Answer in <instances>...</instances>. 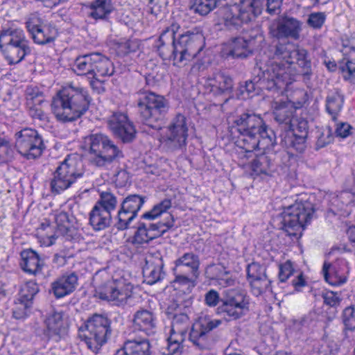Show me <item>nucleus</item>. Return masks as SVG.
Wrapping results in <instances>:
<instances>
[{"label":"nucleus","instance_id":"obj_1","mask_svg":"<svg viewBox=\"0 0 355 355\" xmlns=\"http://www.w3.org/2000/svg\"><path fill=\"white\" fill-rule=\"evenodd\" d=\"M180 26L173 22L166 27L155 44V48L163 60L172 61L181 67L196 58L205 46V37L199 31H188L175 37Z\"/></svg>","mask_w":355,"mask_h":355},{"label":"nucleus","instance_id":"obj_2","mask_svg":"<svg viewBox=\"0 0 355 355\" xmlns=\"http://www.w3.org/2000/svg\"><path fill=\"white\" fill-rule=\"evenodd\" d=\"M236 132V146L246 152L251 153L257 148L266 150L276 143L274 131L260 115L252 111L241 114L234 121L232 133Z\"/></svg>","mask_w":355,"mask_h":355},{"label":"nucleus","instance_id":"obj_3","mask_svg":"<svg viewBox=\"0 0 355 355\" xmlns=\"http://www.w3.org/2000/svg\"><path fill=\"white\" fill-rule=\"evenodd\" d=\"M90 102L91 97L85 89L69 85L53 97L51 109L58 121L72 122L86 113Z\"/></svg>","mask_w":355,"mask_h":355},{"label":"nucleus","instance_id":"obj_4","mask_svg":"<svg viewBox=\"0 0 355 355\" xmlns=\"http://www.w3.org/2000/svg\"><path fill=\"white\" fill-rule=\"evenodd\" d=\"M290 75L275 62L257 61L252 70V79L241 87V94L247 93L248 97L258 94L260 90L277 92L289 85Z\"/></svg>","mask_w":355,"mask_h":355},{"label":"nucleus","instance_id":"obj_5","mask_svg":"<svg viewBox=\"0 0 355 355\" xmlns=\"http://www.w3.org/2000/svg\"><path fill=\"white\" fill-rule=\"evenodd\" d=\"M217 307L216 313L229 320H237L244 316L250 311V298L247 293L241 289L230 288L223 292V297L214 289H211L205 295V303L209 307Z\"/></svg>","mask_w":355,"mask_h":355},{"label":"nucleus","instance_id":"obj_6","mask_svg":"<svg viewBox=\"0 0 355 355\" xmlns=\"http://www.w3.org/2000/svg\"><path fill=\"white\" fill-rule=\"evenodd\" d=\"M84 145L88 150L90 163L97 167H107L123 157L122 150L102 132L91 133L85 137Z\"/></svg>","mask_w":355,"mask_h":355},{"label":"nucleus","instance_id":"obj_7","mask_svg":"<svg viewBox=\"0 0 355 355\" xmlns=\"http://www.w3.org/2000/svg\"><path fill=\"white\" fill-rule=\"evenodd\" d=\"M95 295L101 300L111 302L117 306L130 302L134 286L123 280L114 279L106 272H98L94 277Z\"/></svg>","mask_w":355,"mask_h":355},{"label":"nucleus","instance_id":"obj_8","mask_svg":"<svg viewBox=\"0 0 355 355\" xmlns=\"http://www.w3.org/2000/svg\"><path fill=\"white\" fill-rule=\"evenodd\" d=\"M137 95V105L141 121L153 129H159L169 110L168 100L150 91H140Z\"/></svg>","mask_w":355,"mask_h":355},{"label":"nucleus","instance_id":"obj_9","mask_svg":"<svg viewBox=\"0 0 355 355\" xmlns=\"http://www.w3.org/2000/svg\"><path fill=\"white\" fill-rule=\"evenodd\" d=\"M314 213V205L311 201L296 200L294 204L284 207L277 217L279 228L291 236H296L297 232L310 223Z\"/></svg>","mask_w":355,"mask_h":355},{"label":"nucleus","instance_id":"obj_10","mask_svg":"<svg viewBox=\"0 0 355 355\" xmlns=\"http://www.w3.org/2000/svg\"><path fill=\"white\" fill-rule=\"evenodd\" d=\"M0 49L10 64H18L31 53L24 31L14 26L3 28L0 33Z\"/></svg>","mask_w":355,"mask_h":355},{"label":"nucleus","instance_id":"obj_11","mask_svg":"<svg viewBox=\"0 0 355 355\" xmlns=\"http://www.w3.org/2000/svg\"><path fill=\"white\" fill-rule=\"evenodd\" d=\"M111 320L105 314L94 313L89 317L79 331V337L87 347L97 352L112 334Z\"/></svg>","mask_w":355,"mask_h":355},{"label":"nucleus","instance_id":"obj_12","mask_svg":"<svg viewBox=\"0 0 355 355\" xmlns=\"http://www.w3.org/2000/svg\"><path fill=\"white\" fill-rule=\"evenodd\" d=\"M84 176L82 162L74 155H67L53 173L50 182L51 191L60 193L82 180Z\"/></svg>","mask_w":355,"mask_h":355},{"label":"nucleus","instance_id":"obj_13","mask_svg":"<svg viewBox=\"0 0 355 355\" xmlns=\"http://www.w3.org/2000/svg\"><path fill=\"white\" fill-rule=\"evenodd\" d=\"M15 148L27 159L40 157L45 149L42 136L35 129L23 128L15 133Z\"/></svg>","mask_w":355,"mask_h":355},{"label":"nucleus","instance_id":"obj_14","mask_svg":"<svg viewBox=\"0 0 355 355\" xmlns=\"http://www.w3.org/2000/svg\"><path fill=\"white\" fill-rule=\"evenodd\" d=\"M187 120L182 114H176L166 127L162 137L164 146L171 151L184 149L189 136Z\"/></svg>","mask_w":355,"mask_h":355},{"label":"nucleus","instance_id":"obj_15","mask_svg":"<svg viewBox=\"0 0 355 355\" xmlns=\"http://www.w3.org/2000/svg\"><path fill=\"white\" fill-rule=\"evenodd\" d=\"M146 200V196L139 194H130L123 198L116 216V228L118 230L128 229Z\"/></svg>","mask_w":355,"mask_h":355},{"label":"nucleus","instance_id":"obj_16","mask_svg":"<svg viewBox=\"0 0 355 355\" xmlns=\"http://www.w3.org/2000/svg\"><path fill=\"white\" fill-rule=\"evenodd\" d=\"M222 324V320L208 315H200L192 324L189 332L190 341L200 349H208L209 334Z\"/></svg>","mask_w":355,"mask_h":355},{"label":"nucleus","instance_id":"obj_17","mask_svg":"<svg viewBox=\"0 0 355 355\" xmlns=\"http://www.w3.org/2000/svg\"><path fill=\"white\" fill-rule=\"evenodd\" d=\"M303 22L298 19L282 15L272 21L269 26V33L272 37L281 39H292L297 40L302 31Z\"/></svg>","mask_w":355,"mask_h":355},{"label":"nucleus","instance_id":"obj_18","mask_svg":"<svg viewBox=\"0 0 355 355\" xmlns=\"http://www.w3.org/2000/svg\"><path fill=\"white\" fill-rule=\"evenodd\" d=\"M266 266L258 262H252L246 268L247 279L251 292L257 297L267 291H271V281L266 274Z\"/></svg>","mask_w":355,"mask_h":355},{"label":"nucleus","instance_id":"obj_19","mask_svg":"<svg viewBox=\"0 0 355 355\" xmlns=\"http://www.w3.org/2000/svg\"><path fill=\"white\" fill-rule=\"evenodd\" d=\"M26 25L36 44L45 45L51 43L58 36L57 29L51 24H43L37 15H32L26 22Z\"/></svg>","mask_w":355,"mask_h":355},{"label":"nucleus","instance_id":"obj_20","mask_svg":"<svg viewBox=\"0 0 355 355\" xmlns=\"http://www.w3.org/2000/svg\"><path fill=\"white\" fill-rule=\"evenodd\" d=\"M107 125L113 135L123 143H130L136 137L135 127L124 113H114L110 116Z\"/></svg>","mask_w":355,"mask_h":355},{"label":"nucleus","instance_id":"obj_21","mask_svg":"<svg viewBox=\"0 0 355 355\" xmlns=\"http://www.w3.org/2000/svg\"><path fill=\"white\" fill-rule=\"evenodd\" d=\"M219 12L224 26L230 31H238L244 24L252 20L250 18V14L246 12L241 3L227 6H223Z\"/></svg>","mask_w":355,"mask_h":355},{"label":"nucleus","instance_id":"obj_22","mask_svg":"<svg viewBox=\"0 0 355 355\" xmlns=\"http://www.w3.org/2000/svg\"><path fill=\"white\" fill-rule=\"evenodd\" d=\"M114 73L113 62L106 56L96 53L94 64V72L89 84L92 89L98 93L105 91L103 84L106 77L112 76Z\"/></svg>","mask_w":355,"mask_h":355},{"label":"nucleus","instance_id":"obj_23","mask_svg":"<svg viewBox=\"0 0 355 355\" xmlns=\"http://www.w3.org/2000/svg\"><path fill=\"white\" fill-rule=\"evenodd\" d=\"M263 40V36L261 33L250 35L249 38L233 37L229 44L228 54L234 58H246L252 55L254 49L258 47Z\"/></svg>","mask_w":355,"mask_h":355},{"label":"nucleus","instance_id":"obj_24","mask_svg":"<svg viewBox=\"0 0 355 355\" xmlns=\"http://www.w3.org/2000/svg\"><path fill=\"white\" fill-rule=\"evenodd\" d=\"M295 45L291 42H278L275 45L270 47V53L272 55H270L268 60H265L261 59L259 61H263V62H275L279 67L284 68L286 72L290 76L291 80L289 84L292 83L293 75L290 71V62L289 60L292 58L293 53H294Z\"/></svg>","mask_w":355,"mask_h":355},{"label":"nucleus","instance_id":"obj_25","mask_svg":"<svg viewBox=\"0 0 355 355\" xmlns=\"http://www.w3.org/2000/svg\"><path fill=\"white\" fill-rule=\"evenodd\" d=\"M44 323L45 329H37L36 334L39 336L43 335L44 338L47 340H53L58 342L67 334V326L61 312L54 311L49 314Z\"/></svg>","mask_w":355,"mask_h":355},{"label":"nucleus","instance_id":"obj_26","mask_svg":"<svg viewBox=\"0 0 355 355\" xmlns=\"http://www.w3.org/2000/svg\"><path fill=\"white\" fill-rule=\"evenodd\" d=\"M193 297L186 295L184 297H176L174 301L176 313L172 320L171 328L187 331L189 324V315L192 313Z\"/></svg>","mask_w":355,"mask_h":355},{"label":"nucleus","instance_id":"obj_27","mask_svg":"<svg viewBox=\"0 0 355 355\" xmlns=\"http://www.w3.org/2000/svg\"><path fill=\"white\" fill-rule=\"evenodd\" d=\"M74 217L65 211H60L55 214L56 231L55 234L49 236V245H53L55 240L60 236L66 240L71 241L78 238V231L73 227Z\"/></svg>","mask_w":355,"mask_h":355},{"label":"nucleus","instance_id":"obj_28","mask_svg":"<svg viewBox=\"0 0 355 355\" xmlns=\"http://www.w3.org/2000/svg\"><path fill=\"white\" fill-rule=\"evenodd\" d=\"M164 266L162 257L157 252L148 254L146 258V263L143 268L144 282L153 285L160 281L164 275L162 268Z\"/></svg>","mask_w":355,"mask_h":355},{"label":"nucleus","instance_id":"obj_29","mask_svg":"<svg viewBox=\"0 0 355 355\" xmlns=\"http://www.w3.org/2000/svg\"><path fill=\"white\" fill-rule=\"evenodd\" d=\"M157 318L151 310L140 308L133 315L132 327L135 329L153 335L157 329Z\"/></svg>","mask_w":355,"mask_h":355},{"label":"nucleus","instance_id":"obj_30","mask_svg":"<svg viewBox=\"0 0 355 355\" xmlns=\"http://www.w3.org/2000/svg\"><path fill=\"white\" fill-rule=\"evenodd\" d=\"M211 91L216 95H230L234 88L232 78L222 71L214 73L208 78Z\"/></svg>","mask_w":355,"mask_h":355},{"label":"nucleus","instance_id":"obj_31","mask_svg":"<svg viewBox=\"0 0 355 355\" xmlns=\"http://www.w3.org/2000/svg\"><path fill=\"white\" fill-rule=\"evenodd\" d=\"M78 284V276L75 272L66 274L51 284V291L56 298L64 297L72 293Z\"/></svg>","mask_w":355,"mask_h":355},{"label":"nucleus","instance_id":"obj_32","mask_svg":"<svg viewBox=\"0 0 355 355\" xmlns=\"http://www.w3.org/2000/svg\"><path fill=\"white\" fill-rule=\"evenodd\" d=\"M20 255V266L25 272L36 275L41 271L44 263L36 251L32 249L24 250Z\"/></svg>","mask_w":355,"mask_h":355},{"label":"nucleus","instance_id":"obj_33","mask_svg":"<svg viewBox=\"0 0 355 355\" xmlns=\"http://www.w3.org/2000/svg\"><path fill=\"white\" fill-rule=\"evenodd\" d=\"M173 268L178 272H189L194 275H200V261L198 255L193 252H186L177 259L174 262Z\"/></svg>","mask_w":355,"mask_h":355},{"label":"nucleus","instance_id":"obj_34","mask_svg":"<svg viewBox=\"0 0 355 355\" xmlns=\"http://www.w3.org/2000/svg\"><path fill=\"white\" fill-rule=\"evenodd\" d=\"M290 67L296 63L302 68V76L304 80H309L312 75L311 62L309 58L308 51L299 46H296L292 58L288 61Z\"/></svg>","mask_w":355,"mask_h":355},{"label":"nucleus","instance_id":"obj_35","mask_svg":"<svg viewBox=\"0 0 355 355\" xmlns=\"http://www.w3.org/2000/svg\"><path fill=\"white\" fill-rule=\"evenodd\" d=\"M295 110L291 106L283 103L275 106L273 111L275 120L286 132L293 126Z\"/></svg>","mask_w":355,"mask_h":355},{"label":"nucleus","instance_id":"obj_36","mask_svg":"<svg viewBox=\"0 0 355 355\" xmlns=\"http://www.w3.org/2000/svg\"><path fill=\"white\" fill-rule=\"evenodd\" d=\"M112 218L111 214L94 206L89 213V222L94 231H101L110 226Z\"/></svg>","mask_w":355,"mask_h":355},{"label":"nucleus","instance_id":"obj_37","mask_svg":"<svg viewBox=\"0 0 355 355\" xmlns=\"http://www.w3.org/2000/svg\"><path fill=\"white\" fill-rule=\"evenodd\" d=\"M96 53L78 56L73 64V69L78 76H87L92 79Z\"/></svg>","mask_w":355,"mask_h":355},{"label":"nucleus","instance_id":"obj_38","mask_svg":"<svg viewBox=\"0 0 355 355\" xmlns=\"http://www.w3.org/2000/svg\"><path fill=\"white\" fill-rule=\"evenodd\" d=\"M123 344L130 355H152L151 344L146 338H130Z\"/></svg>","mask_w":355,"mask_h":355},{"label":"nucleus","instance_id":"obj_39","mask_svg":"<svg viewBox=\"0 0 355 355\" xmlns=\"http://www.w3.org/2000/svg\"><path fill=\"white\" fill-rule=\"evenodd\" d=\"M89 16L94 19H105L114 10L112 0H94Z\"/></svg>","mask_w":355,"mask_h":355},{"label":"nucleus","instance_id":"obj_40","mask_svg":"<svg viewBox=\"0 0 355 355\" xmlns=\"http://www.w3.org/2000/svg\"><path fill=\"white\" fill-rule=\"evenodd\" d=\"M173 271L175 275V279L173 280L175 286H178V288H180L181 286L186 287L187 293L184 291V293L182 295H180L178 297H184L186 295H191L190 293L191 290L195 287L196 280L199 275L185 272H180L173 269Z\"/></svg>","mask_w":355,"mask_h":355},{"label":"nucleus","instance_id":"obj_41","mask_svg":"<svg viewBox=\"0 0 355 355\" xmlns=\"http://www.w3.org/2000/svg\"><path fill=\"white\" fill-rule=\"evenodd\" d=\"M273 154L264 153L257 155L251 163V168L253 173L258 175L260 174H268L271 171L270 168L273 166Z\"/></svg>","mask_w":355,"mask_h":355},{"label":"nucleus","instance_id":"obj_42","mask_svg":"<svg viewBox=\"0 0 355 355\" xmlns=\"http://www.w3.org/2000/svg\"><path fill=\"white\" fill-rule=\"evenodd\" d=\"M344 102L343 96L338 92L328 95L326 99V109L334 120L341 110Z\"/></svg>","mask_w":355,"mask_h":355},{"label":"nucleus","instance_id":"obj_43","mask_svg":"<svg viewBox=\"0 0 355 355\" xmlns=\"http://www.w3.org/2000/svg\"><path fill=\"white\" fill-rule=\"evenodd\" d=\"M222 0H191L190 9L200 15H206L220 4Z\"/></svg>","mask_w":355,"mask_h":355},{"label":"nucleus","instance_id":"obj_44","mask_svg":"<svg viewBox=\"0 0 355 355\" xmlns=\"http://www.w3.org/2000/svg\"><path fill=\"white\" fill-rule=\"evenodd\" d=\"M117 200L116 196L108 191L101 192L99 199L96 201L94 206L111 214L116 208Z\"/></svg>","mask_w":355,"mask_h":355},{"label":"nucleus","instance_id":"obj_45","mask_svg":"<svg viewBox=\"0 0 355 355\" xmlns=\"http://www.w3.org/2000/svg\"><path fill=\"white\" fill-rule=\"evenodd\" d=\"M171 200L164 199L160 202L155 205L148 211H146L141 216V218L148 220H153L158 218L162 214L166 213L171 207Z\"/></svg>","mask_w":355,"mask_h":355},{"label":"nucleus","instance_id":"obj_46","mask_svg":"<svg viewBox=\"0 0 355 355\" xmlns=\"http://www.w3.org/2000/svg\"><path fill=\"white\" fill-rule=\"evenodd\" d=\"M240 2L253 19L261 13L266 0H241Z\"/></svg>","mask_w":355,"mask_h":355},{"label":"nucleus","instance_id":"obj_47","mask_svg":"<svg viewBox=\"0 0 355 355\" xmlns=\"http://www.w3.org/2000/svg\"><path fill=\"white\" fill-rule=\"evenodd\" d=\"M25 96L27 105H41L44 101V94L37 86H27Z\"/></svg>","mask_w":355,"mask_h":355},{"label":"nucleus","instance_id":"obj_48","mask_svg":"<svg viewBox=\"0 0 355 355\" xmlns=\"http://www.w3.org/2000/svg\"><path fill=\"white\" fill-rule=\"evenodd\" d=\"M153 240V236L150 234V231L144 223H139L137 230L133 237V243L142 245L148 243Z\"/></svg>","mask_w":355,"mask_h":355},{"label":"nucleus","instance_id":"obj_49","mask_svg":"<svg viewBox=\"0 0 355 355\" xmlns=\"http://www.w3.org/2000/svg\"><path fill=\"white\" fill-rule=\"evenodd\" d=\"M39 292L37 284L33 281H29L21 288L19 293V297L33 304V299Z\"/></svg>","mask_w":355,"mask_h":355},{"label":"nucleus","instance_id":"obj_50","mask_svg":"<svg viewBox=\"0 0 355 355\" xmlns=\"http://www.w3.org/2000/svg\"><path fill=\"white\" fill-rule=\"evenodd\" d=\"M23 299L18 297L15 302V306L12 310V315L16 319H23L28 315L32 303L24 302Z\"/></svg>","mask_w":355,"mask_h":355},{"label":"nucleus","instance_id":"obj_51","mask_svg":"<svg viewBox=\"0 0 355 355\" xmlns=\"http://www.w3.org/2000/svg\"><path fill=\"white\" fill-rule=\"evenodd\" d=\"M316 138V148H322L330 144L333 139L331 130L329 129H317L315 132Z\"/></svg>","mask_w":355,"mask_h":355},{"label":"nucleus","instance_id":"obj_52","mask_svg":"<svg viewBox=\"0 0 355 355\" xmlns=\"http://www.w3.org/2000/svg\"><path fill=\"white\" fill-rule=\"evenodd\" d=\"M345 330L353 331L355 329V309L353 306L346 307L342 314Z\"/></svg>","mask_w":355,"mask_h":355},{"label":"nucleus","instance_id":"obj_53","mask_svg":"<svg viewBox=\"0 0 355 355\" xmlns=\"http://www.w3.org/2000/svg\"><path fill=\"white\" fill-rule=\"evenodd\" d=\"M309 122L303 118L294 119L293 126L292 129L288 130L289 133L297 134L300 135L308 137L309 135Z\"/></svg>","mask_w":355,"mask_h":355},{"label":"nucleus","instance_id":"obj_54","mask_svg":"<svg viewBox=\"0 0 355 355\" xmlns=\"http://www.w3.org/2000/svg\"><path fill=\"white\" fill-rule=\"evenodd\" d=\"M339 69L342 71L345 80H350L355 73V59L343 58L340 63Z\"/></svg>","mask_w":355,"mask_h":355},{"label":"nucleus","instance_id":"obj_55","mask_svg":"<svg viewBox=\"0 0 355 355\" xmlns=\"http://www.w3.org/2000/svg\"><path fill=\"white\" fill-rule=\"evenodd\" d=\"M330 266L331 265L327 262L323 264L322 272L325 281L333 286H339L344 284L346 282V278L338 277L336 275H331L329 272Z\"/></svg>","mask_w":355,"mask_h":355},{"label":"nucleus","instance_id":"obj_56","mask_svg":"<svg viewBox=\"0 0 355 355\" xmlns=\"http://www.w3.org/2000/svg\"><path fill=\"white\" fill-rule=\"evenodd\" d=\"M174 222L173 216L171 214H167L166 217L162 221L150 224L148 228L149 231H152L153 232H154L153 231L165 230V228L169 230L174 226Z\"/></svg>","mask_w":355,"mask_h":355},{"label":"nucleus","instance_id":"obj_57","mask_svg":"<svg viewBox=\"0 0 355 355\" xmlns=\"http://www.w3.org/2000/svg\"><path fill=\"white\" fill-rule=\"evenodd\" d=\"M219 274L216 275L218 284L223 286H232L235 284V279L230 275L229 271L225 270L223 267L217 268Z\"/></svg>","mask_w":355,"mask_h":355},{"label":"nucleus","instance_id":"obj_58","mask_svg":"<svg viewBox=\"0 0 355 355\" xmlns=\"http://www.w3.org/2000/svg\"><path fill=\"white\" fill-rule=\"evenodd\" d=\"M293 263L290 260L279 264L278 277L281 282H285L294 273Z\"/></svg>","mask_w":355,"mask_h":355},{"label":"nucleus","instance_id":"obj_59","mask_svg":"<svg viewBox=\"0 0 355 355\" xmlns=\"http://www.w3.org/2000/svg\"><path fill=\"white\" fill-rule=\"evenodd\" d=\"M326 15L324 12H313L309 15L307 24L315 29L320 28L324 23Z\"/></svg>","mask_w":355,"mask_h":355},{"label":"nucleus","instance_id":"obj_60","mask_svg":"<svg viewBox=\"0 0 355 355\" xmlns=\"http://www.w3.org/2000/svg\"><path fill=\"white\" fill-rule=\"evenodd\" d=\"M12 157V150L9 141L0 137V162H6Z\"/></svg>","mask_w":355,"mask_h":355},{"label":"nucleus","instance_id":"obj_61","mask_svg":"<svg viewBox=\"0 0 355 355\" xmlns=\"http://www.w3.org/2000/svg\"><path fill=\"white\" fill-rule=\"evenodd\" d=\"M292 135L289 141V145L295 148L297 152L302 153L306 148V140L308 137L300 135L298 133Z\"/></svg>","mask_w":355,"mask_h":355},{"label":"nucleus","instance_id":"obj_62","mask_svg":"<svg viewBox=\"0 0 355 355\" xmlns=\"http://www.w3.org/2000/svg\"><path fill=\"white\" fill-rule=\"evenodd\" d=\"M183 345L177 343L168 341L167 339V345L162 349V355H181Z\"/></svg>","mask_w":355,"mask_h":355},{"label":"nucleus","instance_id":"obj_63","mask_svg":"<svg viewBox=\"0 0 355 355\" xmlns=\"http://www.w3.org/2000/svg\"><path fill=\"white\" fill-rule=\"evenodd\" d=\"M40 105L33 104L27 105L29 107L28 113L33 119H38L41 121H46L48 119L47 114L40 107Z\"/></svg>","mask_w":355,"mask_h":355},{"label":"nucleus","instance_id":"obj_64","mask_svg":"<svg viewBox=\"0 0 355 355\" xmlns=\"http://www.w3.org/2000/svg\"><path fill=\"white\" fill-rule=\"evenodd\" d=\"M187 333V331H184L183 329H180V328H171V334L168 340V341L182 345L183 342L185 340Z\"/></svg>","mask_w":355,"mask_h":355}]
</instances>
